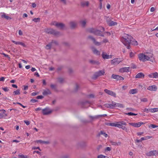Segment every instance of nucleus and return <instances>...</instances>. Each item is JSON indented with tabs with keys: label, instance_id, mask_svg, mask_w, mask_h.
Here are the masks:
<instances>
[{
	"label": "nucleus",
	"instance_id": "obj_62",
	"mask_svg": "<svg viewBox=\"0 0 158 158\" xmlns=\"http://www.w3.org/2000/svg\"><path fill=\"white\" fill-rule=\"evenodd\" d=\"M79 86L78 85L76 84L75 91H77L78 90V89L79 88Z\"/></svg>",
	"mask_w": 158,
	"mask_h": 158
},
{
	"label": "nucleus",
	"instance_id": "obj_63",
	"mask_svg": "<svg viewBox=\"0 0 158 158\" xmlns=\"http://www.w3.org/2000/svg\"><path fill=\"white\" fill-rule=\"evenodd\" d=\"M130 56L131 57H133L134 56V53L132 52H131L130 53Z\"/></svg>",
	"mask_w": 158,
	"mask_h": 158
},
{
	"label": "nucleus",
	"instance_id": "obj_4",
	"mask_svg": "<svg viewBox=\"0 0 158 158\" xmlns=\"http://www.w3.org/2000/svg\"><path fill=\"white\" fill-rule=\"evenodd\" d=\"M45 32L48 34H51L57 35L59 34V32L51 28H47L45 30Z\"/></svg>",
	"mask_w": 158,
	"mask_h": 158
},
{
	"label": "nucleus",
	"instance_id": "obj_22",
	"mask_svg": "<svg viewBox=\"0 0 158 158\" xmlns=\"http://www.w3.org/2000/svg\"><path fill=\"white\" fill-rule=\"evenodd\" d=\"M144 75L142 73H138L135 76V78H143Z\"/></svg>",
	"mask_w": 158,
	"mask_h": 158
},
{
	"label": "nucleus",
	"instance_id": "obj_49",
	"mask_svg": "<svg viewBox=\"0 0 158 158\" xmlns=\"http://www.w3.org/2000/svg\"><path fill=\"white\" fill-rule=\"evenodd\" d=\"M158 127V126L157 125H156L153 124H151L149 126V127H152L153 128H154L156 127Z\"/></svg>",
	"mask_w": 158,
	"mask_h": 158
},
{
	"label": "nucleus",
	"instance_id": "obj_8",
	"mask_svg": "<svg viewBox=\"0 0 158 158\" xmlns=\"http://www.w3.org/2000/svg\"><path fill=\"white\" fill-rule=\"evenodd\" d=\"M129 124L136 127H140L142 125L144 124V123L142 122H139L138 123H129Z\"/></svg>",
	"mask_w": 158,
	"mask_h": 158
},
{
	"label": "nucleus",
	"instance_id": "obj_60",
	"mask_svg": "<svg viewBox=\"0 0 158 158\" xmlns=\"http://www.w3.org/2000/svg\"><path fill=\"white\" fill-rule=\"evenodd\" d=\"M88 97L89 98H94V95L93 94H90L88 96Z\"/></svg>",
	"mask_w": 158,
	"mask_h": 158
},
{
	"label": "nucleus",
	"instance_id": "obj_12",
	"mask_svg": "<svg viewBox=\"0 0 158 158\" xmlns=\"http://www.w3.org/2000/svg\"><path fill=\"white\" fill-rule=\"evenodd\" d=\"M71 29L75 28L77 26V23L76 21H71L69 23Z\"/></svg>",
	"mask_w": 158,
	"mask_h": 158
},
{
	"label": "nucleus",
	"instance_id": "obj_9",
	"mask_svg": "<svg viewBox=\"0 0 158 158\" xmlns=\"http://www.w3.org/2000/svg\"><path fill=\"white\" fill-rule=\"evenodd\" d=\"M52 112V111L48 107L43 109L42 110L43 114L44 115L49 114L51 113Z\"/></svg>",
	"mask_w": 158,
	"mask_h": 158
},
{
	"label": "nucleus",
	"instance_id": "obj_61",
	"mask_svg": "<svg viewBox=\"0 0 158 158\" xmlns=\"http://www.w3.org/2000/svg\"><path fill=\"white\" fill-rule=\"evenodd\" d=\"M120 128H121L123 130H124L125 131V130H127V128L125 126H123L122 125Z\"/></svg>",
	"mask_w": 158,
	"mask_h": 158
},
{
	"label": "nucleus",
	"instance_id": "obj_14",
	"mask_svg": "<svg viewBox=\"0 0 158 158\" xmlns=\"http://www.w3.org/2000/svg\"><path fill=\"white\" fill-rule=\"evenodd\" d=\"M129 67H125L120 68L119 70V72L121 73L127 72L129 71Z\"/></svg>",
	"mask_w": 158,
	"mask_h": 158
},
{
	"label": "nucleus",
	"instance_id": "obj_26",
	"mask_svg": "<svg viewBox=\"0 0 158 158\" xmlns=\"http://www.w3.org/2000/svg\"><path fill=\"white\" fill-rule=\"evenodd\" d=\"M107 23L108 25L110 26H115L117 25V23L116 22H114L112 21L108 22Z\"/></svg>",
	"mask_w": 158,
	"mask_h": 158
},
{
	"label": "nucleus",
	"instance_id": "obj_21",
	"mask_svg": "<svg viewBox=\"0 0 158 158\" xmlns=\"http://www.w3.org/2000/svg\"><path fill=\"white\" fill-rule=\"evenodd\" d=\"M12 42L14 43L15 44H16V45H21L22 46H23L24 47H26V45L23 43L22 42H16V41H15L14 40H12Z\"/></svg>",
	"mask_w": 158,
	"mask_h": 158
},
{
	"label": "nucleus",
	"instance_id": "obj_40",
	"mask_svg": "<svg viewBox=\"0 0 158 158\" xmlns=\"http://www.w3.org/2000/svg\"><path fill=\"white\" fill-rule=\"evenodd\" d=\"M20 94V90L19 89H18L16 91H15L13 92V94L14 95H19Z\"/></svg>",
	"mask_w": 158,
	"mask_h": 158
},
{
	"label": "nucleus",
	"instance_id": "obj_5",
	"mask_svg": "<svg viewBox=\"0 0 158 158\" xmlns=\"http://www.w3.org/2000/svg\"><path fill=\"white\" fill-rule=\"evenodd\" d=\"M122 61L120 58H116L111 60V64L113 65H117Z\"/></svg>",
	"mask_w": 158,
	"mask_h": 158
},
{
	"label": "nucleus",
	"instance_id": "obj_7",
	"mask_svg": "<svg viewBox=\"0 0 158 158\" xmlns=\"http://www.w3.org/2000/svg\"><path fill=\"white\" fill-rule=\"evenodd\" d=\"M158 153V151L157 150H155L150 151L148 152L146 154V156H156Z\"/></svg>",
	"mask_w": 158,
	"mask_h": 158
},
{
	"label": "nucleus",
	"instance_id": "obj_50",
	"mask_svg": "<svg viewBox=\"0 0 158 158\" xmlns=\"http://www.w3.org/2000/svg\"><path fill=\"white\" fill-rule=\"evenodd\" d=\"M58 81L60 83H62L64 81V79L61 78H59L58 79Z\"/></svg>",
	"mask_w": 158,
	"mask_h": 158
},
{
	"label": "nucleus",
	"instance_id": "obj_45",
	"mask_svg": "<svg viewBox=\"0 0 158 158\" xmlns=\"http://www.w3.org/2000/svg\"><path fill=\"white\" fill-rule=\"evenodd\" d=\"M19 158H28L27 156H24L23 155H19Z\"/></svg>",
	"mask_w": 158,
	"mask_h": 158
},
{
	"label": "nucleus",
	"instance_id": "obj_1",
	"mask_svg": "<svg viewBox=\"0 0 158 158\" xmlns=\"http://www.w3.org/2000/svg\"><path fill=\"white\" fill-rule=\"evenodd\" d=\"M132 37L128 34H124L121 38V42L126 46L127 49H130V44H131Z\"/></svg>",
	"mask_w": 158,
	"mask_h": 158
},
{
	"label": "nucleus",
	"instance_id": "obj_32",
	"mask_svg": "<svg viewBox=\"0 0 158 158\" xmlns=\"http://www.w3.org/2000/svg\"><path fill=\"white\" fill-rule=\"evenodd\" d=\"M149 111L152 113H154L158 111V108H154L150 109L149 110Z\"/></svg>",
	"mask_w": 158,
	"mask_h": 158
},
{
	"label": "nucleus",
	"instance_id": "obj_39",
	"mask_svg": "<svg viewBox=\"0 0 158 158\" xmlns=\"http://www.w3.org/2000/svg\"><path fill=\"white\" fill-rule=\"evenodd\" d=\"M103 135L105 137H107L108 136V135L107 134L104 132L103 131H101L99 133V135Z\"/></svg>",
	"mask_w": 158,
	"mask_h": 158
},
{
	"label": "nucleus",
	"instance_id": "obj_35",
	"mask_svg": "<svg viewBox=\"0 0 158 158\" xmlns=\"http://www.w3.org/2000/svg\"><path fill=\"white\" fill-rule=\"evenodd\" d=\"M131 44L134 45H137L138 44V42L136 41L135 39L131 41Z\"/></svg>",
	"mask_w": 158,
	"mask_h": 158
},
{
	"label": "nucleus",
	"instance_id": "obj_13",
	"mask_svg": "<svg viewBox=\"0 0 158 158\" xmlns=\"http://www.w3.org/2000/svg\"><path fill=\"white\" fill-rule=\"evenodd\" d=\"M111 78L116 79L117 80H123L124 78L122 77L119 76L115 75L114 74H113L111 76Z\"/></svg>",
	"mask_w": 158,
	"mask_h": 158
},
{
	"label": "nucleus",
	"instance_id": "obj_64",
	"mask_svg": "<svg viewBox=\"0 0 158 158\" xmlns=\"http://www.w3.org/2000/svg\"><path fill=\"white\" fill-rule=\"evenodd\" d=\"M110 143L112 145H115V144H116V142H114V141H110Z\"/></svg>",
	"mask_w": 158,
	"mask_h": 158
},
{
	"label": "nucleus",
	"instance_id": "obj_55",
	"mask_svg": "<svg viewBox=\"0 0 158 158\" xmlns=\"http://www.w3.org/2000/svg\"><path fill=\"white\" fill-rule=\"evenodd\" d=\"M126 110L129 111H134L135 109L132 108H127Z\"/></svg>",
	"mask_w": 158,
	"mask_h": 158
},
{
	"label": "nucleus",
	"instance_id": "obj_41",
	"mask_svg": "<svg viewBox=\"0 0 158 158\" xmlns=\"http://www.w3.org/2000/svg\"><path fill=\"white\" fill-rule=\"evenodd\" d=\"M40 18H34L32 19V20L34 21L35 22L37 23V22H39L40 21Z\"/></svg>",
	"mask_w": 158,
	"mask_h": 158
},
{
	"label": "nucleus",
	"instance_id": "obj_33",
	"mask_svg": "<svg viewBox=\"0 0 158 158\" xmlns=\"http://www.w3.org/2000/svg\"><path fill=\"white\" fill-rule=\"evenodd\" d=\"M137 93V90L136 89H131L129 91V93L131 94H134Z\"/></svg>",
	"mask_w": 158,
	"mask_h": 158
},
{
	"label": "nucleus",
	"instance_id": "obj_29",
	"mask_svg": "<svg viewBox=\"0 0 158 158\" xmlns=\"http://www.w3.org/2000/svg\"><path fill=\"white\" fill-rule=\"evenodd\" d=\"M89 5L88 1L82 2H81V5L82 6H88Z\"/></svg>",
	"mask_w": 158,
	"mask_h": 158
},
{
	"label": "nucleus",
	"instance_id": "obj_34",
	"mask_svg": "<svg viewBox=\"0 0 158 158\" xmlns=\"http://www.w3.org/2000/svg\"><path fill=\"white\" fill-rule=\"evenodd\" d=\"M1 17L2 18H5L7 20L10 19H11L10 17L6 15L5 14H4L3 15H2L1 16Z\"/></svg>",
	"mask_w": 158,
	"mask_h": 158
},
{
	"label": "nucleus",
	"instance_id": "obj_11",
	"mask_svg": "<svg viewBox=\"0 0 158 158\" xmlns=\"http://www.w3.org/2000/svg\"><path fill=\"white\" fill-rule=\"evenodd\" d=\"M88 38L92 40L94 44L96 45L99 46L101 44V42H97L95 39L91 36H89L88 37Z\"/></svg>",
	"mask_w": 158,
	"mask_h": 158
},
{
	"label": "nucleus",
	"instance_id": "obj_53",
	"mask_svg": "<svg viewBox=\"0 0 158 158\" xmlns=\"http://www.w3.org/2000/svg\"><path fill=\"white\" fill-rule=\"evenodd\" d=\"M121 126L122 125L120 124V123H118V122H117V123H116V127L120 128Z\"/></svg>",
	"mask_w": 158,
	"mask_h": 158
},
{
	"label": "nucleus",
	"instance_id": "obj_25",
	"mask_svg": "<svg viewBox=\"0 0 158 158\" xmlns=\"http://www.w3.org/2000/svg\"><path fill=\"white\" fill-rule=\"evenodd\" d=\"M36 142L37 143H40L41 144H49L50 143V142L48 141H44L42 140H37Z\"/></svg>",
	"mask_w": 158,
	"mask_h": 158
},
{
	"label": "nucleus",
	"instance_id": "obj_17",
	"mask_svg": "<svg viewBox=\"0 0 158 158\" xmlns=\"http://www.w3.org/2000/svg\"><path fill=\"white\" fill-rule=\"evenodd\" d=\"M148 76L151 78H158V73L157 72H155L152 73L148 75Z\"/></svg>",
	"mask_w": 158,
	"mask_h": 158
},
{
	"label": "nucleus",
	"instance_id": "obj_19",
	"mask_svg": "<svg viewBox=\"0 0 158 158\" xmlns=\"http://www.w3.org/2000/svg\"><path fill=\"white\" fill-rule=\"evenodd\" d=\"M114 108L116 107H117L121 108H123L124 107V106L123 104L120 103L116 102H114Z\"/></svg>",
	"mask_w": 158,
	"mask_h": 158
},
{
	"label": "nucleus",
	"instance_id": "obj_38",
	"mask_svg": "<svg viewBox=\"0 0 158 158\" xmlns=\"http://www.w3.org/2000/svg\"><path fill=\"white\" fill-rule=\"evenodd\" d=\"M125 114L129 116L131 115H137V114H135L132 112H129L128 113H125Z\"/></svg>",
	"mask_w": 158,
	"mask_h": 158
},
{
	"label": "nucleus",
	"instance_id": "obj_16",
	"mask_svg": "<svg viewBox=\"0 0 158 158\" xmlns=\"http://www.w3.org/2000/svg\"><path fill=\"white\" fill-rule=\"evenodd\" d=\"M114 102L112 101L111 104L106 103L104 104V106L107 108L113 109L114 108Z\"/></svg>",
	"mask_w": 158,
	"mask_h": 158
},
{
	"label": "nucleus",
	"instance_id": "obj_30",
	"mask_svg": "<svg viewBox=\"0 0 158 158\" xmlns=\"http://www.w3.org/2000/svg\"><path fill=\"white\" fill-rule=\"evenodd\" d=\"M86 23V21L85 20H81L80 21V23L83 27H85Z\"/></svg>",
	"mask_w": 158,
	"mask_h": 158
},
{
	"label": "nucleus",
	"instance_id": "obj_54",
	"mask_svg": "<svg viewBox=\"0 0 158 158\" xmlns=\"http://www.w3.org/2000/svg\"><path fill=\"white\" fill-rule=\"evenodd\" d=\"M44 98V97L42 95L38 96L36 97L37 99H42Z\"/></svg>",
	"mask_w": 158,
	"mask_h": 158
},
{
	"label": "nucleus",
	"instance_id": "obj_57",
	"mask_svg": "<svg viewBox=\"0 0 158 158\" xmlns=\"http://www.w3.org/2000/svg\"><path fill=\"white\" fill-rule=\"evenodd\" d=\"M24 122L27 125H28L30 123V122L27 120L24 121Z\"/></svg>",
	"mask_w": 158,
	"mask_h": 158
},
{
	"label": "nucleus",
	"instance_id": "obj_59",
	"mask_svg": "<svg viewBox=\"0 0 158 158\" xmlns=\"http://www.w3.org/2000/svg\"><path fill=\"white\" fill-rule=\"evenodd\" d=\"M111 150V148L109 147H106L105 149V151H110Z\"/></svg>",
	"mask_w": 158,
	"mask_h": 158
},
{
	"label": "nucleus",
	"instance_id": "obj_43",
	"mask_svg": "<svg viewBox=\"0 0 158 158\" xmlns=\"http://www.w3.org/2000/svg\"><path fill=\"white\" fill-rule=\"evenodd\" d=\"M52 44L53 45V44H54L56 45H58V42L56 40H52L51 42Z\"/></svg>",
	"mask_w": 158,
	"mask_h": 158
},
{
	"label": "nucleus",
	"instance_id": "obj_52",
	"mask_svg": "<svg viewBox=\"0 0 158 158\" xmlns=\"http://www.w3.org/2000/svg\"><path fill=\"white\" fill-rule=\"evenodd\" d=\"M109 125L112 126L116 127V123H109Z\"/></svg>",
	"mask_w": 158,
	"mask_h": 158
},
{
	"label": "nucleus",
	"instance_id": "obj_58",
	"mask_svg": "<svg viewBox=\"0 0 158 158\" xmlns=\"http://www.w3.org/2000/svg\"><path fill=\"white\" fill-rule=\"evenodd\" d=\"M61 2H62V3L66 5V0H60Z\"/></svg>",
	"mask_w": 158,
	"mask_h": 158
},
{
	"label": "nucleus",
	"instance_id": "obj_56",
	"mask_svg": "<svg viewBox=\"0 0 158 158\" xmlns=\"http://www.w3.org/2000/svg\"><path fill=\"white\" fill-rule=\"evenodd\" d=\"M37 101V100L35 99H32L31 100V102L32 103H35Z\"/></svg>",
	"mask_w": 158,
	"mask_h": 158
},
{
	"label": "nucleus",
	"instance_id": "obj_31",
	"mask_svg": "<svg viewBox=\"0 0 158 158\" xmlns=\"http://www.w3.org/2000/svg\"><path fill=\"white\" fill-rule=\"evenodd\" d=\"M53 45L51 42L46 45L45 47V48L47 49H51V47Z\"/></svg>",
	"mask_w": 158,
	"mask_h": 158
},
{
	"label": "nucleus",
	"instance_id": "obj_2",
	"mask_svg": "<svg viewBox=\"0 0 158 158\" xmlns=\"http://www.w3.org/2000/svg\"><path fill=\"white\" fill-rule=\"evenodd\" d=\"M146 54V55L143 53L139 54L138 57L139 60L142 62H145L147 60L151 61V59L153 56V54L148 52H147Z\"/></svg>",
	"mask_w": 158,
	"mask_h": 158
},
{
	"label": "nucleus",
	"instance_id": "obj_47",
	"mask_svg": "<svg viewBox=\"0 0 158 158\" xmlns=\"http://www.w3.org/2000/svg\"><path fill=\"white\" fill-rule=\"evenodd\" d=\"M50 87L52 89H54L55 90H56V85H55L53 84H51L50 85Z\"/></svg>",
	"mask_w": 158,
	"mask_h": 158
},
{
	"label": "nucleus",
	"instance_id": "obj_42",
	"mask_svg": "<svg viewBox=\"0 0 158 158\" xmlns=\"http://www.w3.org/2000/svg\"><path fill=\"white\" fill-rule=\"evenodd\" d=\"M98 158H108V157L102 155H100L98 156Z\"/></svg>",
	"mask_w": 158,
	"mask_h": 158
},
{
	"label": "nucleus",
	"instance_id": "obj_28",
	"mask_svg": "<svg viewBox=\"0 0 158 158\" xmlns=\"http://www.w3.org/2000/svg\"><path fill=\"white\" fill-rule=\"evenodd\" d=\"M89 63L93 64H96L97 65H99L100 64L98 61H95L93 60H89Z\"/></svg>",
	"mask_w": 158,
	"mask_h": 158
},
{
	"label": "nucleus",
	"instance_id": "obj_24",
	"mask_svg": "<svg viewBox=\"0 0 158 158\" xmlns=\"http://www.w3.org/2000/svg\"><path fill=\"white\" fill-rule=\"evenodd\" d=\"M94 34L95 35L101 36L103 37L104 35L101 34V31L99 30L96 29Z\"/></svg>",
	"mask_w": 158,
	"mask_h": 158
},
{
	"label": "nucleus",
	"instance_id": "obj_27",
	"mask_svg": "<svg viewBox=\"0 0 158 158\" xmlns=\"http://www.w3.org/2000/svg\"><path fill=\"white\" fill-rule=\"evenodd\" d=\"M102 56L104 59H109L111 58V56H110L106 54H105L104 53H102Z\"/></svg>",
	"mask_w": 158,
	"mask_h": 158
},
{
	"label": "nucleus",
	"instance_id": "obj_6",
	"mask_svg": "<svg viewBox=\"0 0 158 158\" xmlns=\"http://www.w3.org/2000/svg\"><path fill=\"white\" fill-rule=\"evenodd\" d=\"M52 24L56 26L57 27L61 29H63L65 27L64 24L61 23H57L56 22H54L52 23Z\"/></svg>",
	"mask_w": 158,
	"mask_h": 158
},
{
	"label": "nucleus",
	"instance_id": "obj_51",
	"mask_svg": "<svg viewBox=\"0 0 158 158\" xmlns=\"http://www.w3.org/2000/svg\"><path fill=\"white\" fill-rule=\"evenodd\" d=\"M141 101L144 102H146L148 101V99L146 98H143L141 99Z\"/></svg>",
	"mask_w": 158,
	"mask_h": 158
},
{
	"label": "nucleus",
	"instance_id": "obj_36",
	"mask_svg": "<svg viewBox=\"0 0 158 158\" xmlns=\"http://www.w3.org/2000/svg\"><path fill=\"white\" fill-rule=\"evenodd\" d=\"M96 29L94 28H90L88 30V31L91 33L94 34Z\"/></svg>",
	"mask_w": 158,
	"mask_h": 158
},
{
	"label": "nucleus",
	"instance_id": "obj_18",
	"mask_svg": "<svg viewBox=\"0 0 158 158\" xmlns=\"http://www.w3.org/2000/svg\"><path fill=\"white\" fill-rule=\"evenodd\" d=\"M51 92L50 90L48 89H46L43 90L42 93L43 94L44 96H46L48 94H51Z\"/></svg>",
	"mask_w": 158,
	"mask_h": 158
},
{
	"label": "nucleus",
	"instance_id": "obj_23",
	"mask_svg": "<svg viewBox=\"0 0 158 158\" xmlns=\"http://www.w3.org/2000/svg\"><path fill=\"white\" fill-rule=\"evenodd\" d=\"M92 51L95 54L97 55H99L100 54V52L98 51L94 47L92 48Z\"/></svg>",
	"mask_w": 158,
	"mask_h": 158
},
{
	"label": "nucleus",
	"instance_id": "obj_44",
	"mask_svg": "<svg viewBox=\"0 0 158 158\" xmlns=\"http://www.w3.org/2000/svg\"><path fill=\"white\" fill-rule=\"evenodd\" d=\"M118 123H120L122 125H127L126 123L123 121H120L118 122Z\"/></svg>",
	"mask_w": 158,
	"mask_h": 158
},
{
	"label": "nucleus",
	"instance_id": "obj_15",
	"mask_svg": "<svg viewBox=\"0 0 158 158\" xmlns=\"http://www.w3.org/2000/svg\"><path fill=\"white\" fill-rule=\"evenodd\" d=\"M157 89V87L155 85L149 86L147 88L148 89L152 91H156Z\"/></svg>",
	"mask_w": 158,
	"mask_h": 158
},
{
	"label": "nucleus",
	"instance_id": "obj_48",
	"mask_svg": "<svg viewBox=\"0 0 158 158\" xmlns=\"http://www.w3.org/2000/svg\"><path fill=\"white\" fill-rule=\"evenodd\" d=\"M2 89L5 92H8L9 90V89L7 87H2Z\"/></svg>",
	"mask_w": 158,
	"mask_h": 158
},
{
	"label": "nucleus",
	"instance_id": "obj_46",
	"mask_svg": "<svg viewBox=\"0 0 158 158\" xmlns=\"http://www.w3.org/2000/svg\"><path fill=\"white\" fill-rule=\"evenodd\" d=\"M63 44L67 47L69 46L70 45L67 42H64L63 43Z\"/></svg>",
	"mask_w": 158,
	"mask_h": 158
},
{
	"label": "nucleus",
	"instance_id": "obj_37",
	"mask_svg": "<svg viewBox=\"0 0 158 158\" xmlns=\"http://www.w3.org/2000/svg\"><path fill=\"white\" fill-rule=\"evenodd\" d=\"M152 136H147L144 137H142L141 139L142 140H146L152 138Z\"/></svg>",
	"mask_w": 158,
	"mask_h": 158
},
{
	"label": "nucleus",
	"instance_id": "obj_3",
	"mask_svg": "<svg viewBox=\"0 0 158 158\" xmlns=\"http://www.w3.org/2000/svg\"><path fill=\"white\" fill-rule=\"evenodd\" d=\"M105 73L104 70H99L95 72L92 77L93 79H96L98 77L103 75Z\"/></svg>",
	"mask_w": 158,
	"mask_h": 158
},
{
	"label": "nucleus",
	"instance_id": "obj_20",
	"mask_svg": "<svg viewBox=\"0 0 158 158\" xmlns=\"http://www.w3.org/2000/svg\"><path fill=\"white\" fill-rule=\"evenodd\" d=\"M100 116H101V115H97L95 116L89 115L88 117L90 119L91 121H92L98 118H100Z\"/></svg>",
	"mask_w": 158,
	"mask_h": 158
},
{
	"label": "nucleus",
	"instance_id": "obj_10",
	"mask_svg": "<svg viewBox=\"0 0 158 158\" xmlns=\"http://www.w3.org/2000/svg\"><path fill=\"white\" fill-rule=\"evenodd\" d=\"M104 91L106 93L109 95L114 97H116V93L112 91L109 90L107 89H105L104 90Z\"/></svg>",
	"mask_w": 158,
	"mask_h": 158
}]
</instances>
